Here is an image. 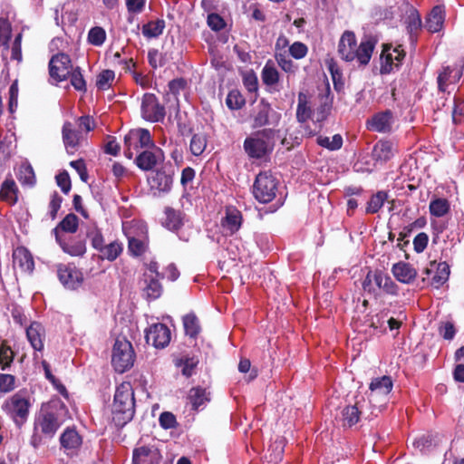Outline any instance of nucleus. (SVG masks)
Here are the masks:
<instances>
[{
    "mask_svg": "<svg viewBox=\"0 0 464 464\" xmlns=\"http://www.w3.org/2000/svg\"><path fill=\"white\" fill-rule=\"evenodd\" d=\"M111 411L112 420L118 427H123L132 420L135 413V400L130 382H122L117 387Z\"/></svg>",
    "mask_w": 464,
    "mask_h": 464,
    "instance_id": "f257e3e1",
    "label": "nucleus"
},
{
    "mask_svg": "<svg viewBox=\"0 0 464 464\" xmlns=\"http://www.w3.org/2000/svg\"><path fill=\"white\" fill-rule=\"evenodd\" d=\"M275 137L273 129H265L247 137L244 141V150L251 159H262L272 150L270 140Z\"/></svg>",
    "mask_w": 464,
    "mask_h": 464,
    "instance_id": "f03ea898",
    "label": "nucleus"
},
{
    "mask_svg": "<svg viewBox=\"0 0 464 464\" xmlns=\"http://www.w3.org/2000/svg\"><path fill=\"white\" fill-rule=\"evenodd\" d=\"M135 360V353L130 342L125 338H117L111 355V363L115 371L124 372L132 367Z\"/></svg>",
    "mask_w": 464,
    "mask_h": 464,
    "instance_id": "7ed1b4c3",
    "label": "nucleus"
},
{
    "mask_svg": "<svg viewBox=\"0 0 464 464\" xmlns=\"http://www.w3.org/2000/svg\"><path fill=\"white\" fill-rule=\"evenodd\" d=\"M276 188V179L268 172H260L256 177L253 194L260 203H268L275 198Z\"/></svg>",
    "mask_w": 464,
    "mask_h": 464,
    "instance_id": "20e7f679",
    "label": "nucleus"
},
{
    "mask_svg": "<svg viewBox=\"0 0 464 464\" xmlns=\"http://www.w3.org/2000/svg\"><path fill=\"white\" fill-rule=\"evenodd\" d=\"M174 169L171 165L164 166L158 169L156 173L149 179V183L154 195L169 193L173 184Z\"/></svg>",
    "mask_w": 464,
    "mask_h": 464,
    "instance_id": "39448f33",
    "label": "nucleus"
},
{
    "mask_svg": "<svg viewBox=\"0 0 464 464\" xmlns=\"http://www.w3.org/2000/svg\"><path fill=\"white\" fill-rule=\"evenodd\" d=\"M57 276L62 285L70 290L80 287L83 282L82 273L73 265L57 266Z\"/></svg>",
    "mask_w": 464,
    "mask_h": 464,
    "instance_id": "423d86ee",
    "label": "nucleus"
},
{
    "mask_svg": "<svg viewBox=\"0 0 464 464\" xmlns=\"http://www.w3.org/2000/svg\"><path fill=\"white\" fill-rule=\"evenodd\" d=\"M141 112L145 120L152 122L162 121L166 114L164 106L160 104L157 97L152 93L143 95Z\"/></svg>",
    "mask_w": 464,
    "mask_h": 464,
    "instance_id": "0eeeda50",
    "label": "nucleus"
},
{
    "mask_svg": "<svg viewBox=\"0 0 464 464\" xmlns=\"http://www.w3.org/2000/svg\"><path fill=\"white\" fill-rule=\"evenodd\" d=\"M72 70L71 58L64 53L53 55L49 62L50 75L58 82L67 79Z\"/></svg>",
    "mask_w": 464,
    "mask_h": 464,
    "instance_id": "6e6552de",
    "label": "nucleus"
},
{
    "mask_svg": "<svg viewBox=\"0 0 464 464\" xmlns=\"http://www.w3.org/2000/svg\"><path fill=\"white\" fill-rule=\"evenodd\" d=\"M145 338L154 347L164 348L170 342V330L164 324H155L146 331Z\"/></svg>",
    "mask_w": 464,
    "mask_h": 464,
    "instance_id": "1a4fd4ad",
    "label": "nucleus"
},
{
    "mask_svg": "<svg viewBox=\"0 0 464 464\" xmlns=\"http://www.w3.org/2000/svg\"><path fill=\"white\" fill-rule=\"evenodd\" d=\"M256 110V114L253 117V128L274 124L278 121V115L264 99L260 101Z\"/></svg>",
    "mask_w": 464,
    "mask_h": 464,
    "instance_id": "9d476101",
    "label": "nucleus"
},
{
    "mask_svg": "<svg viewBox=\"0 0 464 464\" xmlns=\"http://www.w3.org/2000/svg\"><path fill=\"white\" fill-rule=\"evenodd\" d=\"M61 423L53 412L41 414L34 422V430L40 431L45 438H53Z\"/></svg>",
    "mask_w": 464,
    "mask_h": 464,
    "instance_id": "9b49d317",
    "label": "nucleus"
},
{
    "mask_svg": "<svg viewBox=\"0 0 464 464\" xmlns=\"http://www.w3.org/2000/svg\"><path fill=\"white\" fill-rule=\"evenodd\" d=\"M140 289L142 291L143 297L148 301H153L158 299L163 291V287L159 281L152 275H149L145 272L142 278L140 280Z\"/></svg>",
    "mask_w": 464,
    "mask_h": 464,
    "instance_id": "f8f14e48",
    "label": "nucleus"
},
{
    "mask_svg": "<svg viewBox=\"0 0 464 464\" xmlns=\"http://www.w3.org/2000/svg\"><path fill=\"white\" fill-rule=\"evenodd\" d=\"M357 41L353 32L345 31L338 44V53L346 62H352L356 57Z\"/></svg>",
    "mask_w": 464,
    "mask_h": 464,
    "instance_id": "ddd939ff",
    "label": "nucleus"
},
{
    "mask_svg": "<svg viewBox=\"0 0 464 464\" xmlns=\"http://www.w3.org/2000/svg\"><path fill=\"white\" fill-rule=\"evenodd\" d=\"M160 452L154 446H141L135 448L132 453V464H157Z\"/></svg>",
    "mask_w": 464,
    "mask_h": 464,
    "instance_id": "4468645a",
    "label": "nucleus"
},
{
    "mask_svg": "<svg viewBox=\"0 0 464 464\" xmlns=\"http://www.w3.org/2000/svg\"><path fill=\"white\" fill-rule=\"evenodd\" d=\"M390 47L388 45H384L383 52L381 55V59L385 57V61L382 63L381 66V73L387 74L392 71L393 65L398 67L399 63L405 57V52L401 50L400 47H396L393 49V53H388Z\"/></svg>",
    "mask_w": 464,
    "mask_h": 464,
    "instance_id": "2eb2a0df",
    "label": "nucleus"
},
{
    "mask_svg": "<svg viewBox=\"0 0 464 464\" xmlns=\"http://www.w3.org/2000/svg\"><path fill=\"white\" fill-rule=\"evenodd\" d=\"M363 406L364 402L361 403L360 401H357L354 405L345 406L341 411L340 417L343 427L351 428L355 425L359 421L361 415L363 414Z\"/></svg>",
    "mask_w": 464,
    "mask_h": 464,
    "instance_id": "dca6fc26",
    "label": "nucleus"
},
{
    "mask_svg": "<svg viewBox=\"0 0 464 464\" xmlns=\"http://www.w3.org/2000/svg\"><path fill=\"white\" fill-rule=\"evenodd\" d=\"M396 150L394 144L389 140H379L373 147L372 156L373 160L383 164L390 160Z\"/></svg>",
    "mask_w": 464,
    "mask_h": 464,
    "instance_id": "f3484780",
    "label": "nucleus"
},
{
    "mask_svg": "<svg viewBox=\"0 0 464 464\" xmlns=\"http://www.w3.org/2000/svg\"><path fill=\"white\" fill-rule=\"evenodd\" d=\"M242 214L234 208H227L225 218L221 220V226L227 234L233 235L241 227Z\"/></svg>",
    "mask_w": 464,
    "mask_h": 464,
    "instance_id": "a211bd4d",
    "label": "nucleus"
},
{
    "mask_svg": "<svg viewBox=\"0 0 464 464\" xmlns=\"http://www.w3.org/2000/svg\"><path fill=\"white\" fill-rule=\"evenodd\" d=\"M377 41L372 36H365L356 46V59L361 65H367L371 60Z\"/></svg>",
    "mask_w": 464,
    "mask_h": 464,
    "instance_id": "6ab92c4d",
    "label": "nucleus"
},
{
    "mask_svg": "<svg viewBox=\"0 0 464 464\" xmlns=\"http://www.w3.org/2000/svg\"><path fill=\"white\" fill-rule=\"evenodd\" d=\"M392 113L391 111L379 112L368 121V129L379 132H388L392 129Z\"/></svg>",
    "mask_w": 464,
    "mask_h": 464,
    "instance_id": "aec40b11",
    "label": "nucleus"
},
{
    "mask_svg": "<svg viewBox=\"0 0 464 464\" xmlns=\"http://www.w3.org/2000/svg\"><path fill=\"white\" fill-rule=\"evenodd\" d=\"M53 233L55 236L56 241L59 243L60 246L63 248V250L74 256H83L86 252V245L83 240H72L70 242H63L62 241L60 235L58 233V228H53Z\"/></svg>",
    "mask_w": 464,
    "mask_h": 464,
    "instance_id": "412c9836",
    "label": "nucleus"
},
{
    "mask_svg": "<svg viewBox=\"0 0 464 464\" xmlns=\"http://www.w3.org/2000/svg\"><path fill=\"white\" fill-rule=\"evenodd\" d=\"M132 141H138L140 148L155 147L150 133L146 129H138L130 130L124 138V145L128 146L129 143Z\"/></svg>",
    "mask_w": 464,
    "mask_h": 464,
    "instance_id": "4be33fe9",
    "label": "nucleus"
},
{
    "mask_svg": "<svg viewBox=\"0 0 464 464\" xmlns=\"http://www.w3.org/2000/svg\"><path fill=\"white\" fill-rule=\"evenodd\" d=\"M161 156L162 152L160 149H157V152L144 150L136 157L135 163L140 169L148 171L158 164Z\"/></svg>",
    "mask_w": 464,
    "mask_h": 464,
    "instance_id": "5701e85b",
    "label": "nucleus"
},
{
    "mask_svg": "<svg viewBox=\"0 0 464 464\" xmlns=\"http://www.w3.org/2000/svg\"><path fill=\"white\" fill-rule=\"evenodd\" d=\"M444 19L445 12L443 6L436 5L428 15L425 27L431 33H437L442 28Z\"/></svg>",
    "mask_w": 464,
    "mask_h": 464,
    "instance_id": "b1692460",
    "label": "nucleus"
},
{
    "mask_svg": "<svg viewBox=\"0 0 464 464\" xmlns=\"http://www.w3.org/2000/svg\"><path fill=\"white\" fill-rule=\"evenodd\" d=\"M13 411L14 418H20L22 422L27 418L29 402L19 394L12 396L10 402L6 404ZM15 421L18 423L17 419Z\"/></svg>",
    "mask_w": 464,
    "mask_h": 464,
    "instance_id": "393cba45",
    "label": "nucleus"
},
{
    "mask_svg": "<svg viewBox=\"0 0 464 464\" xmlns=\"http://www.w3.org/2000/svg\"><path fill=\"white\" fill-rule=\"evenodd\" d=\"M26 336L32 347L35 351H42L44 348L43 338L44 336V329L39 323L34 322L26 329Z\"/></svg>",
    "mask_w": 464,
    "mask_h": 464,
    "instance_id": "a878e982",
    "label": "nucleus"
},
{
    "mask_svg": "<svg viewBox=\"0 0 464 464\" xmlns=\"http://www.w3.org/2000/svg\"><path fill=\"white\" fill-rule=\"evenodd\" d=\"M392 270L395 278L403 284H410L417 276V271L407 263H397Z\"/></svg>",
    "mask_w": 464,
    "mask_h": 464,
    "instance_id": "bb28decb",
    "label": "nucleus"
},
{
    "mask_svg": "<svg viewBox=\"0 0 464 464\" xmlns=\"http://www.w3.org/2000/svg\"><path fill=\"white\" fill-rule=\"evenodd\" d=\"M14 263L17 265L24 272H33L34 262L31 253L24 248L19 247L13 253Z\"/></svg>",
    "mask_w": 464,
    "mask_h": 464,
    "instance_id": "cd10ccee",
    "label": "nucleus"
},
{
    "mask_svg": "<svg viewBox=\"0 0 464 464\" xmlns=\"http://www.w3.org/2000/svg\"><path fill=\"white\" fill-rule=\"evenodd\" d=\"M210 393L205 388L200 386L193 387L189 390L188 400L191 404L192 410L198 411L201 406L210 401Z\"/></svg>",
    "mask_w": 464,
    "mask_h": 464,
    "instance_id": "c85d7f7f",
    "label": "nucleus"
},
{
    "mask_svg": "<svg viewBox=\"0 0 464 464\" xmlns=\"http://www.w3.org/2000/svg\"><path fill=\"white\" fill-rule=\"evenodd\" d=\"M392 381L390 376H382L375 378L370 383V397L375 395H387L392 389Z\"/></svg>",
    "mask_w": 464,
    "mask_h": 464,
    "instance_id": "c756f323",
    "label": "nucleus"
},
{
    "mask_svg": "<svg viewBox=\"0 0 464 464\" xmlns=\"http://www.w3.org/2000/svg\"><path fill=\"white\" fill-rule=\"evenodd\" d=\"M61 446L67 451H74L82 444V438L73 429H66L60 437Z\"/></svg>",
    "mask_w": 464,
    "mask_h": 464,
    "instance_id": "7c9ffc66",
    "label": "nucleus"
},
{
    "mask_svg": "<svg viewBox=\"0 0 464 464\" xmlns=\"http://www.w3.org/2000/svg\"><path fill=\"white\" fill-rule=\"evenodd\" d=\"M165 219L162 225L169 230L177 231L183 226V214L170 207L165 208Z\"/></svg>",
    "mask_w": 464,
    "mask_h": 464,
    "instance_id": "2f4dec72",
    "label": "nucleus"
},
{
    "mask_svg": "<svg viewBox=\"0 0 464 464\" xmlns=\"http://www.w3.org/2000/svg\"><path fill=\"white\" fill-rule=\"evenodd\" d=\"M375 285L379 289H382L388 295H398L397 285L392 281L391 276L380 270H377V276H375Z\"/></svg>",
    "mask_w": 464,
    "mask_h": 464,
    "instance_id": "473e14b6",
    "label": "nucleus"
},
{
    "mask_svg": "<svg viewBox=\"0 0 464 464\" xmlns=\"http://www.w3.org/2000/svg\"><path fill=\"white\" fill-rule=\"evenodd\" d=\"M18 180L24 184L28 186H34L35 184L36 179L34 169L28 160H24L19 167L17 173Z\"/></svg>",
    "mask_w": 464,
    "mask_h": 464,
    "instance_id": "72a5a7b5",
    "label": "nucleus"
},
{
    "mask_svg": "<svg viewBox=\"0 0 464 464\" xmlns=\"http://www.w3.org/2000/svg\"><path fill=\"white\" fill-rule=\"evenodd\" d=\"M182 321L186 335L196 338L201 330L197 315L194 313H189L183 316Z\"/></svg>",
    "mask_w": 464,
    "mask_h": 464,
    "instance_id": "f704fd0d",
    "label": "nucleus"
},
{
    "mask_svg": "<svg viewBox=\"0 0 464 464\" xmlns=\"http://www.w3.org/2000/svg\"><path fill=\"white\" fill-rule=\"evenodd\" d=\"M17 187L14 179H6L1 187L0 198L14 204L17 201Z\"/></svg>",
    "mask_w": 464,
    "mask_h": 464,
    "instance_id": "c9c22d12",
    "label": "nucleus"
},
{
    "mask_svg": "<svg viewBox=\"0 0 464 464\" xmlns=\"http://www.w3.org/2000/svg\"><path fill=\"white\" fill-rule=\"evenodd\" d=\"M102 259L114 261L122 252V246L117 241H113L108 245H104L100 250Z\"/></svg>",
    "mask_w": 464,
    "mask_h": 464,
    "instance_id": "e433bc0d",
    "label": "nucleus"
},
{
    "mask_svg": "<svg viewBox=\"0 0 464 464\" xmlns=\"http://www.w3.org/2000/svg\"><path fill=\"white\" fill-rule=\"evenodd\" d=\"M165 28V21L158 19L150 21L142 26V34L148 38H156L160 36Z\"/></svg>",
    "mask_w": 464,
    "mask_h": 464,
    "instance_id": "4c0bfd02",
    "label": "nucleus"
},
{
    "mask_svg": "<svg viewBox=\"0 0 464 464\" xmlns=\"http://www.w3.org/2000/svg\"><path fill=\"white\" fill-rule=\"evenodd\" d=\"M63 140L66 148L75 149L78 146L79 137L78 133L72 130V123L69 121L64 122L62 130Z\"/></svg>",
    "mask_w": 464,
    "mask_h": 464,
    "instance_id": "58836bf2",
    "label": "nucleus"
},
{
    "mask_svg": "<svg viewBox=\"0 0 464 464\" xmlns=\"http://www.w3.org/2000/svg\"><path fill=\"white\" fill-rule=\"evenodd\" d=\"M312 114L310 107L307 105L306 95L303 92L298 94V105L296 109V119L299 122H305Z\"/></svg>",
    "mask_w": 464,
    "mask_h": 464,
    "instance_id": "ea45409f",
    "label": "nucleus"
},
{
    "mask_svg": "<svg viewBox=\"0 0 464 464\" xmlns=\"http://www.w3.org/2000/svg\"><path fill=\"white\" fill-rule=\"evenodd\" d=\"M450 276V266L446 262H440L437 266V271L431 279V284L439 288Z\"/></svg>",
    "mask_w": 464,
    "mask_h": 464,
    "instance_id": "a19ab883",
    "label": "nucleus"
},
{
    "mask_svg": "<svg viewBox=\"0 0 464 464\" xmlns=\"http://www.w3.org/2000/svg\"><path fill=\"white\" fill-rule=\"evenodd\" d=\"M316 141L318 145L329 150H336L343 146V138L340 134L334 135L332 139L326 136H319Z\"/></svg>",
    "mask_w": 464,
    "mask_h": 464,
    "instance_id": "79ce46f5",
    "label": "nucleus"
},
{
    "mask_svg": "<svg viewBox=\"0 0 464 464\" xmlns=\"http://www.w3.org/2000/svg\"><path fill=\"white\" fill-rule=\"evenodd\" d=\"M207 147V136L205 133H196L192 136L189 149L193 155H201Z\"/></svg>",
    "mask_w": 464,
    "mask_h": 464,
    "instance_id": "37998d69",
    "label": "nucleus"
},
{
    "mask_svg": "<svg viewBox=\"0 0 464 464\" xmlns=\"http://www.w3.org/2000/svg\"><path fill=\"white\" fill-rule=\"evenodd\" d=\"M407 29L410 34V38L411 43H415L417 41L416 32L421 25V20L418 13L414 10L411 13V14L407 18Z\"/></svg>",
    "mask_w": 464,
    "mask_h": 464,
    "instance_id": "c03bdc74",
    "label": "nucleus"
},
{
    "mask_svg": "<svg viewBox=\"0 0 464 464\" xmlns=\"http://www.w3.org/2000/svg\"><path fill=\"white\" fill-rule=\"evenodd\" d=\"M450 210L449 201L445 198H436L430 203V212L435 217H443Z\"/></svg>",
    "mask_w": 464,
    "mask_h": 464,
    "instance_id": "a18cd8bd",
    "label": "nucleus"
},
{
    "mask_svg": "<svg viewBox=\"0 0 464 464\" xmlns=\"http://www.w3.org/2000/svg\"><path fill=\"white\" fill-rule=\"evenodd\" d=\"M79 218L75 214L70 213L58 224L55 228L66 233H74L78 228Z\"/></svg>",
    "mask_w": 464,
    "mask_h": 464,
    "instance_id": "49530a36",
    "label": "nucleus"
},
{
    "mask_svg": "<svg viewBox=\"0 0 464 464\" xmlns=\"http://www.w3.org/2000/svg\"><path fill=\"white\" fill-rule=\"evenodd\" d=\"M198 363V360L195 357H182L179 359L176 362V365L181 367V372L186 377H190L194 369L197 367Z\"/></svg>",
    "mask_w": 464,
    "mask_h": 464,
    "instance_id": "de8ad7c7",
    "label": "nucleus"
},
{
    "mask_svg": "<svg viewBox=\"0 0 464 464\" xmlns=\"http://www.w3.org/2000/svg\"><path fill=\"white\" fill-rule=\"evenodd\" d=\"M387 199V193L384 191H379L375 195H373L371 199L368 201L366 207L367 213H376L382 207L384 201Z\"/></svg>",
    "mask_w": 464,
    "mask_h": 464,
    "instance_id": "09e8293b",
    "label": "nucleus"
},
{
    "mask_svg": "<svg viewBox=\"0 0 464 464\" xmlns=\"http://www.w3.org/2000/svg\"><path fill=\"white\" fill-rule=\"evenodd\" d=\"M245 98L237 90H232L226 99L227 106L230 110H239L245 105Z\"/></svg>",
    "mask_w": 464,
    "mask_h": 464,
    "instance_id": "8fccbe9b",
    "label": "nucleus"
},
{
    "mask_svg": "<svg viewBox=\"0 0 464 464\" xmlns=\"http://www.w3.org/2000/svg\"><path fill=\"white\" fill-rule=\"evenodd\" d=\"M68 77H70L71 84L73 86L75 90L83 92H86V82L82 76L80 67H76L75 69H73Z\"/></svg>",
    "mask_w": 464,
    "mask_h": 464,
    "instance_id": "3c124183",
    "label": "nucleus"
},
{
    "mask_svg": "<svg viewBox=\"0 0 464 464\" xmlns=\"http://www.w3.org/2000/svg\"><path fill=\"white\" fill-rule=\"evenodd\" d=\"M262 81L268 86L277 83L279 81V73L277 70L273 66L266 64L262 70Z\"/></svg>",
    "mask_w": 464,
    "mask_h": 464,
    "instance_id": "603ef678",
    "label": "nucleus"
},
{
    "mask_svg": "<svg viewBox=\"0 0 464 464\" xmlns=\"http://www.w3.org/2000/svg\"><path fill=\"white\" fill-rule=\"evenodd\" d=\"M106 39V33L102 27H92L88 34V41L95 46H101Z\"/></svg>",
    "mask_w": 464,
    "mask_h": 464,
    "instance_id": "864d4df0",
    "label": "nucleus"
},
{
    "mask_svg": "<svg viewBox=\"0 0 464 464\" xmlns=\"http://www.w3.org/2000/svg\"><path fill=\"white\" fill-rule=\"evenodd\" d=\"M114 72L111 70H104L98 76L96 80V86L100 90H106L111 86L114 79Z\"/></svg>",
    "mask_w": 464,
    "mask_h": 464,
    "instance_id": "5fc2aeb1",
    "label": "nucleus"
},
{
    "mask_svg": "<svg viewBox=\"0 0 464 464\" xmlns=\"http://www.w3.org/2000/svg\"><path fill=\"white\" fill-rule=\"evenodd\" d=\"M14 361V353L9 346L5 343L0 345V364L1 369L5 370Z\"/></svg>",
    "mask_w": 464,
    "mask_h": 464,
    "instance_id": "6e6d98bb",
    "label": "nucleus"
},
{
    "mask_svg": "<svg viewBox=\"0 0 464 464\" xmlns=\"http://www.w3.org/2000/svg\"><path fill=\"white\" fill-rule=\"evenodd\" d=\"M11 38V26L7 19L0 18V43L7 49Z\"/></svg>",
    "mask_w": 464,
    "mask_h": 464,
    "instance_id": "4d7b16f0",
    "label": "nucleus"
},
{
    "mask_svg": "<svg viewBox=\"0 0 464 464\" xmlns=\"http://www.w3.org/2000/svg\"><path fill=\"white\" fill-rule=\"evenodd\" d=\"M243 83L249 92H256L258 90V80L253 71L244 73Z\"/></svg>",
    "mask_w": 464,
    "mask_h": 464,
    "instance_id": "13d9d810",
    "label": "nucleus"
},
{
    "mask_svg": "<svg viewBox=\"0 0 464 464\" xmlns=\"http://www.w3.org/2000/svg\"><path fill=\"white\" fill-rule=\"evenodd\" d=\"M276 60L281 69L286 72H294L296 69V66L294 64L293 61L289 59L285 53H276Z\"/></svg>",
    "mask_w": 464,
    "mask_h": 464,
    "instance_id": "bf43d9fd",
    "label": "nucleus"
},
{
    "mask_svg": "<svg viewBox=\"0 0 464 464\" xmlns=\"http://www.w3.org/2000/svg\"><path fill=\"white\" fill-rule=\"evenodd\" d=\"M308 52L307 46L301 43V42H295L290 47H289V53L291 56H293L295 59H302L304 58Z\"/></svg>",
    "mask_w": 464,
    "mask_h": 464,
    "instance_id": "052dcab7",
    "label": "nucleus"
},
{
    "mask_svg": "<svg viewBox=\"0 0 464 464\" xmlns=\"http://www.w3.org/2000/svg\"><path fill=\"white\" fill-rule=\"evenodd\" d=\"M208 25L212 30L218 32L225 27L226 23L219 14L212 13L208 15Z\"/></svg>",
    "mask_w": 464,
    "mask_h": 464,
    "instance_id": "680f3d73",
    "label": "nucleus"
},
{
    "mask_svg": "<svg viewBox=\"0 0 464 464\" xmlns=\"http://www.w3.org/2000/svg\"><path fill=\"white\" fill-rule=\"evenodd\" d=\"M87 237L92 241V246L98 251L104 246V239L100 230L93 228L87 232Z\"/></svg>",
    "mask_w": 464,
    "mask_h": 464,
    "instance_id": "e2e57ef3",
    "label": "nucleus"
},
{
    "mask_svg": "<svg viewBox=\"0 0 464 464\" xmlns=\"http://www.w3.org/2000/svg\"><path fill=\"white\" fill-rule=\"evenodd\" d=\"M160 424L163 429H171L175 428L177 425V420L173 413L169 411H164L160 416Z\"/></svg>",
    "mask_w": 464,
    "mask_h": 464,
    "instance_id": "0e129e2a",
    "label": "nucleus"
},
{
    "mask_svg": "<svg viewBox=\"0 0 464 464\" xmlns=\"http://www.w3.org/2000/svg\"><path fill=\"white\" fill-rule=\"evenodd\" d=\"M440 334L446 340H452L456 334V329L451 322L442 323L439 327Z\"/></svg>",
    "mask_w": 464,
    "mask_h": 464,
    "instance_id": "69168bd1",
    "label": "nucleus"
},
{
    "mask_svg": "<svg viewBox=\"0 0 464 464\" xmlns=\"http://www.w3.org/2000/svg\"><path fill=\"white\" fill-rule=\"evenodd\" d=\"M14 388V377L11 374L0 373V392H9Z\"/></svg>",
    "mask_w": 464,
    "mask_h": 464,
    "instance_id": "338daca9",
    "label": "nucleus"
},
{
    "mask_svg": "<svg viewBox=\"0 0 464 464\" xmlns=\"http://www.w3.org/2000/svg\"><path fill=\"white\" fill-rule=\"evenodd\" d=\"M57 185L64 194L69 193L71 189V179L67 171H63L56 176Z\"/></svg>",
    "mask_w": 464,
    "mask_h": 464,
    "instance_id": "774afa93",
    "label": "nucleus"
}]
</instances>
